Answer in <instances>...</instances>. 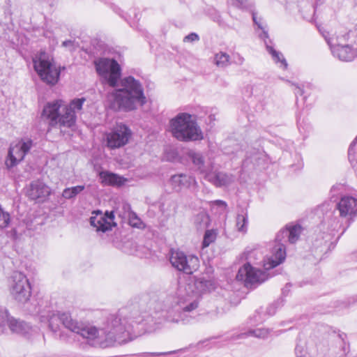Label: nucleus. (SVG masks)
<instances>
[{
  "instance_id": "f257e3e1",
  "label": "nucleus",
  "mask_w": 357,
  "mask_h": 357,
  "mask_svg": "<svg viewBox=\"0 0 357 357\" xmlns=\"http://www.w3.org/2000/svg\"><path fill=\"white\" fill-rule=\"evenodd\" d=\"M48 328L53 336L61 341H68V335L61 324L70 332L80 335L93 347L107 348L125 344L141 335L144 319L141 317H126L123 312L110 314L98 331L72 318L68 312H49L47 315Z\"/></svg>"
},
{
  "instance_id": "f03ea898",
  "label": "nucleus",
  "mask_w": 357,
  "mask_h": 357,
  "mask_svg": "<svg viewBox=\"0 0 357 357\" xmlns=\"http://www.w3.org/2000/svg\"><path fill=\"white\" fill-rule=\"evenodd\" d=\"M111 96L113 97V107L120 111L128 112L144 106L146 102L144 89L139 80L129 75L121 77L118 86Z\"/></svg>"
},
{
  "instance_id": "7ed1b4c3",
  "label": "nucleus",
  "mask_w": 357,
  "mask_h": 357,
  "mask_svg": "<svg viewBox=\"0 0 357 357\" xmlns=\"http://www.w3.org/2000/svg\"><path fill=\"white\" fill-rule=\"evenodd\" d=\"M303 231L299 224L289 223L284 228L280 230L275 238V245L271 249V256L264 264L267 270L273 268L284 261L286 257V246L284 242L295 243Z\"/></svg>"
},
{
  "instance_id": "20e7f679",
  "label": "nucleus",
  "mask_w": 357,
  "mask_h": 357,
  "mask_svg": "<svg viewBox=\"0 0 357 357\" xmlns=\"http://www.w3.org/2000/svg\"><path fill=\"white\" fill-rule=\"evenodd\" d=\"M170 129L174 137L181 142L199 141L204 138L202 130L191 114L180 113L170 121Z\"/></svg>"
},
{
  "instance_id": "39448f33",
  "label": "nucleus",
  "mask_w": 357,
  "mask_h": 357,
  "mask_svg": "<svg viewBox=\"0 0 357 357\" xmlns=\"http://www.w3.org/2000/svg\"><path fill=\"white\" fill-rule=\"evenodd\" d=\"M94 66L97 74L100 77L102 84L116 88L121 77L122 69L114 59L100 57L95 60Z\"/></svg>"
},
{
  "instance_id": "423d86ee",
  "label": "nucleus",
  "mask_w": 357,
  "mask_h": 357,
  "mask_svg": "<svg viewBox=\"0 0 357 357\" xmlns=\"http://www.w3.org/2000/svg\"><path fill=\"white\" fill-rule=\"evenodd\" d=\"M33 62L34 70L43 82L52 86L58 82L61 68L53 66L45 53H42L38 58L33 59Z\"/></svg>"
},
{
  "instance_id": "0eeeda50",
  "label": "nucleus",
  "mask_w": 357,
  "mask_h": 357,
  "mask_svg": "<svg viewBox=\"0 0 357 357\" xmlns=\"http://www.w3.org/2000/svg\"><path fill=\"white\" fill-rule=\"evenodd\" d=\"M168 255L172 266L185 274H192L199 267V259L195 255H186L183 252L174 249L169 250Z\"/></svg>"
},
{
  "instance_id": "6e6552de",
  "label": "nucleus",
  "mask_w": 357,
  "mask_h": 357,
  "mask_svg": "<svg viewBox=\"0 0 357 357\" xmlns=\"http://www.w3.org/2000/svg\"><path fill=\"white\" fill-rule=\"evenodd\" d=\"M236 278L242 281L247 288L255 289L267 280L265 272L253 267L249 262L241 267Z\"/></svg>"
},
{
  "instance_id": "1a4fd4ad",
  "label": "nucleus",
  "mask_w": 357,
  "mask_h": 357,
  "mask_svg": "<svg viewBox=\"0 0 357 357\" xmlns=\"http://www.w3.org/2000/svg\"><path fill=\"white\" fill-rule=\"evenodd\" d=\"M10 294L15 300L25 303L29 301L31 289L26 276L21 272H15L12 275L10 284Z\"/></svg>"
},
{
  "instance_id": "9d476101",
  "label": "nucleus",
  "mask_w": 357,
  "mask_h": 357,
  "mask_svg": "<svg viewBox=\"0 0 357 357\" xmlns=\"http://www.w3.org/2000/svg\"><path fill=\"white\" fill-rule=\"evenodd\" d=\"M132 136L130 128L123 123H117L107 135V145L111 149L122 147L127 144Z\"/></svg>"
},
{
  "instance_id": "9b49d317",
  "label": "nucleus",
  "mask_w": 357,
  "mask_h": 357,
  "mask_svg": "<svg viewBox=\"0 0 357 357\" xmlns=\"http://www.w3.org/2000/svg\"><path fill=\"white\" fill-rule=\"evenodd\" d=\"M252 20L254 23L257 26L258 29L262 31L261 33L259 34V38L264 41L266 49L267 52L271 55L272 59L276 63H280L281 68L283 69H287L288 64L282 52L277 51L273 48L272 45L269 44L271 43V40L269 39L266 26H264V23L257 20L255 13H254L252 14Z\"/></svg>"
},
{
  "instance_id": "f8f14e48",
  "label": "nucleus",
  "mask_w": 357,
  "mask_h": 357,
  "mask_svg": "<svg viewBox=\"0 0 357 357\" xmlns=\"http://www.w3.org/2000/svg\"><path fill=\"white\" fill-rule=\"evenodd\" d=\"M186 155L192 162L195 171L202 174L204 178L213 170V162L210 159H206L202 152L189 150Z\"/></svg>"
},
{
  "instance_id": "ddd939ff",
  "label": "nucleus",
  "mask_w": 357,
  "mask_h": 357,
  "mask_svg": "<svg viewBox=\"0 0 357 357\" xmlns=\"http://www.w3.org/2000/svg\"><path fill=\"white\" fill-rule=\"evenodd\" d=\"M32 146V141L20 142L8 150V157L6 160V165L8 168H12L21 162L25 155L29 153Z\"/></svg>"
},
{
  "instance_id": "4468645a",
  "label": "nucleus",
  "mask_w": 357,
  "mask_h": 357,
  "mask_svg": "<svg viewBox=\"0 0 357 357\" xmlns=\"http://www.w3.org/2000/svg\"><path fill=\"white\" fill-rule=\"evenodd\" d=\"M114 217V213L112 211H107L104 214L99 212L96 216L91 217L90 223L91 226L96 227L97 231L105 233L116 226Z\"/></svg>"
},
{
  "instance_id": "2eb2a0df",
  "label": "nucleus",
  "mask_w": 357,
  "mask_h": 357,
  "mask_svg": "<svg viewBox=\"0 0 357 357\" xmlns=\"http://www.w3.org/2000/svg\"><path fill=\"white\" fill-rule=\"evenodd\" d=\"M336 209L341 218H352L357 214V197L342 196L336 204Z\"/></svg>"
},
{
  "instance_id": "dca6fc26",
  "label": "nucleus",
  "mask_w": 357,
  "mask_h": 357,
  "mask_svg": "<svg viewBox=\"0 0 357 357\" xmlns=\"http://www.w3.org/2000/svg\"><path fill=\"white\" fill-rule=\"evenodd\" d=\"M215 288V283L213 280H206L204 278H195L187 283L185 289L188 292L190 291L192 294L198 296L201 294L211 291Z\"/></svg>"
},
{
  "instance_id": "f3484780",
  "label": "nucleus",
  "mask_w": 357,
  "mask_h": 357,
  "mask_svg": "<svg viewBox=\"0 0 357 357\" xmlns=\"http://www.w3.org/2000/svg\"><path fill=\"white\" fill-rule=\"evenodd\" d=\"M206 181L217 188L229 186L235 181V176L224 172L211 171L205 178Z\"/></svg>"
},
{
  "instance_id": "a211bd4d",
  "label": "nucleus",
  "mask_w": 357,
  "mask_h": 357,
  "mask_svg": "<svg viewBox=\"0 0 357 357\" xmlns=\"http://www.w3.org/2000/svg\"><path fill=\"white\" fill-rule=\"evenodd\" d=\"M62 106L61 100H56L53 102H47L43 107L42 117L50 120V126H55L58 124V118L59 117V109Z\"/></svg>"
},
{
  "instance_id": "6ab92c4d",
  "label": "nucleus",
  "mask_w": 357,
  "mask_h": 357,
  "mask_svg": "<svg viewBox=\"0 0 357 357\" xmlns=\"http://www.w3.org/2000/svg\"><path fill=\"white\" fill-rule=\"evenodd\" d=\"M331 50L334 56L343 61H351L357 56L356 49L353 48L349 45H341L340 44L335 43V45L331 48Z\"/></svg>"
},
{
  "instance_id": "aec40b11",
  "label": "nucleus",
  "mask_w": 357,
  "mask_h": 357,
  "mask_svg": "<svg viewBox=\"0 0 357 357\" xmlns=\"http://www.w3.org/2000/svg\"><path fill=\"white\" fill-rule=\"evenodd\" d=\"M100 183L104 186L121 187L125 184L127 179L117 174L109 171H101L98 174Z\"/></svg>"
},
{
  "instance_id": "412c9836",
  "label": "nucleus",
  "mask_w": 357,
  "mask_h": 357,
  "mask_svg": "<svg viewBox=\"0 0 357 357\" xmlns=\"http://www.w3.org/2000/svg\"><path fill=\"white\" fill-rule=\"evenodd\" d=\"M169 183L175 191L179 192L183 188L190 187L196 183V181L194 176L179 174L172 176Z\"/></svg>"
},
{
  "instance_id": "4be33fe9",
  "label": "nucleus",
  "mask_w": 357,
  "mask_h": 357,
  "mask_svg": "<svg viewBox=\"0 0 357 357\" xmlns=\"http://www.w3.org/2000/svg\"><path fill=\"white\" fill-rule=\"evenodd\" d=\"M50 188L38 181L31 183L27 190V196L33 200L44 199L50 195Z\"/></svg>"
},
{
  "instance_id": "5701e85b",
  "label": "nucleus",
  "mask_w": 357,
  "mask_h": 357,
  "mask_svg": "<svg viewBox=\"0 0 357 357\" xmlns=\"http://www.w3.org/2000/svg\"><path fill=\"white\" fill-rule=\"evenodd\" d=\"M206 341L200 342L196 345L190 344L189 347L181 348L176 350H172L169 351H162V352H153V353H144L145 354H147L151 356H166V355H184V356H189L192 353L190 352L195 351L196 349H199L204 347V344L206 343Z\"/></svg>"
},
{
  "instance_id": "b1692460",
  "label": "nucleus",
  "mask_w": 357,
  "mask_h": 357,
  "mask_svg": "<svg viewBox=\"0 0 357 357\" xmlns=\"http://www.w3.org/2000/svg\"><path fill=\"white\" fill-rule=\"evenodd\" d=\"M198 304V301L195 299L183 307H179L176 309V317L173 318L172 321L177 323L182 321L184 324L189 322L188 314L197 309Z\"/></svg>"
},
{
  "instance_id": "393cba45",
  "label": "nucleus",
  "mask_w": 357,
  "mask_h": 357,
  "mask_svg": "<svg viewBox=\"0 0 357 357\" xmlns=\"http://www.w3.org/2000/svg\"><path fill=\"white\" fill-rule=\"evenodd\" d=\"M76 119L77 116L75 111L65 106L63 109V113L59 114L58 123L61 126L70 128L75 124Z\"/></svg>"
},
{
  "instance_id": "a878e982",
  "label": "nucleus",
  "mask_w": 357,
  "mask_h": 357,
  "mask_svg": "<svg viewBox=\"0 0 357 357\" xmlns=\"http://www.w3.org/2000/svg\"><path fill=\"white\" fill-rule=\"evenodd\" d=\"M8 328L13 333H18L22 335H26L29 333L31 327L23 321L16 319L11 317L8 324Z\"/></svg>"
},
{
  "instance_id": "bb28decb",
  "label": "nucleus",
  "mask_w": 357,
  "mask_h": 357,
  "mask_svg": "<svg viewBox=\"0 0 357 357\" xmlns=\"http://www.w3.org/2000/svg\"><path fill=\"white\" fill-rule=\"evenodd\" d=\"M271 332H272L271 330L268 329V328H264L250 329L247 332L241 333L238 334L236 336L235 339L236 340L243 339V338H245L249 336H253V337L260 338V339H266L268 337V335H270V333Z\"/></svg>"
},
{
  "instance_id": "cd10ccee",
  "label": "nucleus",
  "mask_w": 357,
  "mask_h": 357,
  "mask_svg": "<svg viewBox=\"0 0 357 357\" xmlns=\"http://www.w3.org/2000/svg\"><path fill=\"white\" fill-rule=\"evenodd\" d=\"M357 137L351 142L348 149V159L357 176Z\"/></svg>"
},
{
  "instance_id": "c85d7f7f",
  "label": "nucleus",
  "mask_w": 357,
  "mask_h": 357,
  "mask_svg": "<svg viewBox=\"0 0 357 357\" xmlns=\"http://www.w3.org/2000/svg\"><path fill=\"white\" fill-rule=\"evenodd\" d=\"M248 217L247 211L244 209L238 213L236 217V227L238 231L245 233L248 229Z\"/></svg>"
},
{
  "instance_id": "c756f323",
  "label": "nucleus",
  "mask_w": 357,
  "mask_h": 357,
  "mask_svg": "<svg viewBox=\"0 0 357 357\" xmlns=\"http://www.w3.org/2000/svg\"><path fill=\"white\" fill-rule=\"evenodd\" d=\"M84 188V185H77L71 188H67L63 190L62 196L67 199H73L83 191Z\"/></svg>"
},
{
  "instance_id": "7c9ffc66",
  "label": "nucleus",
  "mask_w": 357,
  "mask_h": 357,
  "mask_svg": "<svg viewBox=\"0 0 357 357\" xmlns=\"http://www.w3.org/2000/svg\"><path fill=\"white\" fill-rule=\"evenodd\" d=\"M127 218L128 219L129 225L132 227H136L138 229L144 227V222L134 211L130 212V213L128 214Z\"/></svg>"
},
{
  "instance_id": "2f4dec72",
  "label": "nucleus",
  "mask_w": 357,
  "mask_h": 357,
  "mask_svg": "<svg viewBox=\"0 0 357 357\" xmlns=\"http://www.w3.org/2000/svg\"><path fill=\"white\" fill-rule=\"evenodd\" d=\"M234 4L239 8H241V9H250L252 12V15L254 13H255V15H256V17H257V13L252 10V8L254 6V4H253V2L250 0H235V3H234ZM258 21H260L261 22L263 23L262 22V19L261 18H257Z\"/></svg>"
},
{
  "instance_id": "473e14b6",
  "label": "nucleus",
  "mask_w": 357,
  "mask_h": 357,
  "mask_svg": "<svg viewBox=\"0 0 357 357\" xmlns=\"http://www.w3.org/2000/svg\"><path fill=\"white\" fill-rule=\"evenodd\" d=\"M229 56L224 52L216 54L215 56V64L218 66L225 67L229 64Z\"/></svg>"
},
{
  "instance_id": "72a5a7b5",
  "label": "nucleus",
  "mask_w": 357,
  "mask_h": 357,
  "mask_svg": "<svg viewBox=\"0 0 357 357\" xmlns=\"http://www.w3.org/2000/svg\"><path fill=\"white\" fill-rule=\"evenodd\" d=\"M216 238V233L213 230H206L204 235V239L202 241V247L206 248L209 245L214 242Z\"/></svg>"
},
{
  "instance_id": "f704fd0d",
  "label": "nucleus",
  "mask_w": 357,
  "mask_h": 357,
  "mask_svg": "<svg viewBox=\"0 0 357 357\" xmlns=\"http://www.w3.org/2000/svg\"><path fill=\"white\" fill-rule=\"evenodd\" d=\"M86 98L82 97L79 98H74L68 105L66 107H70L73 111H79L82 109L83 104L85 102Z\"/></svg>"
},
{
  "instance_id": "c9c22d12",
  "label": "nucleus",
  "mask_w": 357,
  "mask_h": 357,
  "mask_svg": "<svg viewBox=\"0 0 357 357\" xmlns=\"http://www.w3.org/2000/svg\"><path fill=\"white\" fill-rule=\"evenodd\" d=\"M135 303L142 309H145L150 301V296L149 294H142L137 298H135Z\"/></svg>"
},
{
  "instance_id": "e433bc0d",
  "label": "nucleus",
  "mask_w": 357,
  "mask_h": 357,
  "mask_svg": "<svg viewBox=\"0 0 357 357\" xmlns=\"http://www.w3.org/2000/svg\"><path fill=\"white\" fill-rule=\"evenodd\" d=\"M11 317L8 310L0 308V326H8Z\"/></svg>"
},
{
  "instance_id": "4c0bfd02",
  "label": "nucleus",
  "mask_w": 357,
  "mask_h": 357,
  "mask_svg": "<svg viewBox=\"0 0 357 357\" xmlns=\"http://www.w3.org/2000/svg\"><path fill=\"white\" fill-rule=\"evenodd\" d=\"M283 305V300H278L271 304L269 306L266 308V313L269 316H273L275 314L277 309L280 307H281Z\"/></svg>"
},
{
  "instance_id": "58836bf2",
  "label": "nucleus",
  "mask_w": 357,
  "mask_h": 357,
  "mask_svg": "<svg viewBox=\"0 0 357 357\" xmlns=\"http://www.w3.org/2000/svg\"><path fill=\"white\" fill-rule=\"evenodd\" d=\"M210 17L215 22H218L219 24L222 22L221 16L220 13L215 10H211V13H210Z\"/></svg>"
},
{
  "instance_id": "ea45409f",
  "label": "nucleus",
  "mask_w": 357,
  "mask_h": 357,
  "mask_svg": "<svg viewBox=\"0 0 357 357\" xmlns=\"http://www.w3.org/2000/svg\"><path fill=\"white\" fill-rule=\"evenodd\" d=\"M199 37L196 33H190V34H188V36H186L184 38L183 41L184 42H185V41L194 42V41L199 40Z\"/></svg>"
},
{
  "instance_id": "a19ab883",
  "label": "nucleus",
  "mask_w": 357,
  "mask_h": 357,
  "mask_svg": "<svg viewBox=\"0 0 357 357\" xmlns=\"http://www.w3.org/2000/svg\"><path fill=\"white\" fill-rule=\"evenodd\" d=\"M323 37L325 38L326 41L327 42L328 45H329L330 48H331L335 43H333V38L329 37L330 34L327 31H324L321 33Z\"/></svg>"
},
{
  "instance_id": "79ce46f5",
  "label": "nucleus",
  "mask_w": 357,
  "mask_h": 357,
  "mask_svg": "<svg viewBox=\"0 0 357 357\" xmlns=\"http://www.w3.org/2000/svg\"><path fill=\"white\" fill-rule=\"evenodd\" d=\"M292 84L296 86L294 93H295L296 98H298V96H304L305 91L303 87H301L298 85H296L295 84Z\"/></svg>"
},
{
  "instance_id": "37998d69",
  "label": "nucleus",
  "mask_w": 357,
  "mask_h": 357,
  "mask_svg": "<svg viewBox=\"0 0 357 357\" xmlns=\"http://www.w3.org/2000/svg\"><path fill=\"white\" fill-rule=\"evenodd\" d=\"M122 208L124 211V216L128 217V214L130 213V212H132L131 206L128 203H124L122 206Z\"/></svg>"
},
{
  "instance_id": "c03bdc74",
  "label": "nucleus",
  "mask_w": 357,
  "mask_h": 357,
  "mask_svg": "<svg viewBox=\"0 0 357 357\" xmlns=\"http://www.w3.org/2000/svg\"><path fill=\"white\" fill-rule=\"evenodd\" d=\"M73 43H74V41H73L71 40H66L62 43V46L66 47L68 46H72L73 45Z\"/></svg>"
},
{
  "instance_id": "a18cd8bd",
  "label": "nucleus",
  "mask_w": 357,
  "mask_h": 357,
  "mask_svg": "<svg viewBox=\"0 0 357 357\" xmlns=\"http://www.w3.org/2000/svg\"><path fill=\"white\" fill-rule=\"evenodd\" d=\"M215 202L218 206H227L226 202L222 200H216Z\"/></svg>"
},
{
  "instance_id": "49530a36",
  "label": "nucleus",
  "mask_w": 357,
  "mask_h": 357,
  "mask_svg": "<svg viewBox=\"0 0 357 357\" xmlns=\"http://www.w3.org/2000/svg\"><path fill=\"white\" fill-rule=\"evenodd\" d=\"M338 223V221H337V219L333 220V222L331 223V227L333 228V229H335L337 227V225Z\"/></svg>"
},
{
  "instance_id": "de8ad7c7",
  "label": "nucleus",
  "mask_w": 357,
  "mask_h": 357,
  "mask_svg": "<svg viewBox=\"0 0 357 357\" xmlns=\"http://www.w3.org/2000/svg\"><path fill=\"white\" fill-rule=\"evenodd\" d=\"M114 11H115L116 13H117L119 15L122 16V17H124V16H123V15H121V9H120L119 8L115 7V8H114Z\"/></svg>"
},
{
  "instance_id": "09e8293b",
  "label": "nucleus",
  "mask_w": 357,
  "mask_h": 357,
  "mask_svg": "<svg viewBox=\"0 0 357 357\" xmlns=\"http://www.w3.org/2000/svg\"><path fill=\"white\" fill-rule=\"evenodd\" d=\"M250 162H251L250 159L249 158H246L245 160L243 162V165L245 166Z\"/></svg>"
},
{
  "instance_id": "8fccbe9b",
  "label": "nucleus",
  "mask_w": 357,
  "mask_h": 357,
  "mask_svg": "<svg viewBox=\"0 0 357 357\" xmlns=\"http://www.w3.org/2000/svg\"><path fill=\"white\" fill-rule=\"evenodd\" d=\"M238 63L242 64L244 61V59L242 56H241L240 55H238Z\"/></svg>"
},
{
  "instance_id": "3c124183",
  "label": "nucleus",
  "mask_w": 357,
  "mask_h": 357,
  "mask_svg": "<svg viewBox=\"0 0 357 357\" xmlns=\"http://www.w3.org/2000/svg\"><path fill=\"white\" fill-rule=\"evenodd\" d=\"M339 337L342 340V341L344 342V337H346V334L344 333H342V334H339Z\"/></svg>"
},
{
  "instance_id": "603ef678",
  "label": "nucleus",
  "mask_w": 357,
  "mask_h": 357,
  "mask_svg": "<svg viewBox=\"0 0 357 357\" xmlns=\"http://www.w3.org/2000/svg\"><path fill=\"white\" fill-rule=\"evenodd\" d=\"M337 186H333L332 188H331V191H335L336 189H337Z\"/></svg>"
},
{
  "instance_id": "864d4df0",
  "label": "nucleus",
  "mask_w": 357,
  "mask_h": 357,
  "mask_svg": "<svg viewBox=\"0 0 357 357\" xmlns=\"http://www.w3.org/2000/svg\"><path fill=\"white\" fill-rule=\"evenodd\" d=\"M298 348H299V347H298V346H297V347H296V349H295V350H296V353H297V351H300V349H298Z\"/></svg>"
},
{
  "instance_id": "5fc2aeb1",
  "label": "nucleus",
  "mask_w": 357,
  "mask_h": 357,
  "mask_svg": "<svg viewBox=\"0 0 357 357\" xmlns=\"http://www.w3.org/2000/svg\"><path fill=\"white\" fill-rule=\"evenodd\" d=\"M34 313H38L39 312V310H36L35 309L34 311H33Z\"/></svg>"
},
{
  "instance_id": "6e6d98bb",
  "label": "nucleus",
  "mask_w": 357,
  "mask_h": 357,
  "mask_svg": "<svg viewBox=\"0 0 357 357\" xmlns=\"http://www.w3.org/2000/svg\"><path fill=\"white\" fill-rule=\"evenodd\" d=\"M114 357H125V356H115Z\"/></svg>"
},
{
  "instance_id": "4d7b16f0",
  "label": "nucleus",
  "mask_w": 357,
  "mask_h": 357,
  "mask_svg": "<svg viewBox=\"0 0 357 357\" xmlns=\"http://www.w3.org/2000/svg\"><path fill=\"white\" fill-rule=\"evenodd\" d=\"M296 357H303V356H302V355L298 356V354L296 353Z\"/></svg>"
},
{
  "instance_id": "13d9d810",
  "label": "nucleus",
  "mask_w": 357,
  "mask_h": 357,
  "mask_svg": "<svg viewBox=\"0 0 357 357\" xmlns=\"http://www.w3.org/2000/svg\"><path fill=\"white\" fill-rule=\"evenodd\" d=\"M299 121H300V118H298V119H297L298 124L299 123Z\"/></svg>"
},
{
  "instance_id": "bf43d9fd",
  "label": "nucleus",
  "mask_w": 357,
  "mask_h": 357,
  "mask_svg": "<svg viewBox=\"0 0 357 357\" xmlns=\"http://www.w3.org/2000/svg\"><path fill=\"white\" fill-rule=\"evenodd\" d=\"M325 238H330V236H329V235H326Z\"/></svg>"
},
{
  "instance_id": "052dcab7",
  "label": "nucleus",
  "mask_w": 357,
  "mask_h": 357,
  "mask_svg": "<svg viewBox=\"0 0 357 357\" xmlns=\"http://www.w3.org/2000/svg\"><path fill=\"white\" fill-rule=\"evenodd\" d=\"M326 242H327V240H326V241H324V245H325V246H326Z\"/></svg>"
},
{
  "instance_id": "680f3d73",
  "label": "nucleus",
  "mask_w": 357,
  "mask_h": 357,
  "mask_svg": "<svg viewBox=\"0 0 357 357\" xmlns=\"http://www.w3.org/2000/svg\"><path fill=\"white\" fill-rule=\"evenodd\" d=\"M330 245H332V246H333V248H334V247H335V245H333L332 243L330 244Z\"/></svg>"
},
{
  "instance_id": "e2e57ef3",
  "label": "nucleus",
  "mask_w": 357,
  "mask_h": 357,
  "mask_svg": "<svg viewBox=\"0 0 357 357\" xmlns=\"http://www.w3.org/2000/svg\"><path fill=\"white\" fill-rule=\"evenodd\" d=\"M326 220L324 219L322 224H325Z\"/></svg>"
},
{
  "instance_id": "0e129e2a",
  "label": "nucleus",
  "mask_w": 357,
  "mask_h": 357,
  "mask_svg": "<svg viewBox=\"0 0 357 357\" xmlns=\"http://www.w3.org/2000/svg\"><path fill=\"white\" fill-rule=\"evenodd\" d=\"M355 301H357V295L355 297Z\"/></svg>"
}]
</instances>
